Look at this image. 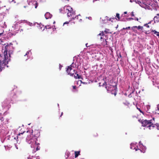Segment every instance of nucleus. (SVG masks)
<instances>
[{"label": "nucleus", "mask_w": 159, "mask_h": 159, "mask_svg": "<svg viewBox=\"0 0 159 159\" xmlns=\"http://www.w3.org/2000/svg\"><path fill=\"white\" fill-rule=\"evenodd\" d=\"M126 20H134V18H129L126 19Z\"/></svg>", "instance_id": "393cba45"}, {"label": "nucleus", "mask_w": 159, "mask_h": 159, "mask_svg": "<svg viewBox=\"0 0 159 159\" xmlns=\"http://www.w3.org/2000/svg\"><path fill=\"white\" fill-rule=\"evenodd\" d=\"M85 45H86V47H89V46H88V43H86V44H85Z\"/></svg>", "instance_id": "37998d69"}, {"label": "nucleus", "mask_w": 159, "mask_h": 159, "mask_svg": "<svg viewBox=\"0 0 159 159\" xmlns=\"http://www.w3.org/2000/svg\"><path fill=\"white\" fill-rule=\"evenodd\" d=\"M127 13V12L125 11L124 12V13L123 14H124L125 15V14H126Z\"/></svg>", "instance_id": "79ce46f5"}, {"label": "nucleus", "mask_w": 159, "mask_h": 159, "mask_svg": "<svg viewBox=\"0 0 159 159\" xmlns=\"http://www.w3.org/2000/svg\"><path fill=\"white\" fill-rule=\"evenodd\" d=\"M111 22H112V21H113V20H111Z\"/></svg>", "instance_id": "3c124183"}, {"label": "nucleus", "mask_w": 159, "mask_h": 159, "mask_svg": "<svg viewBox=\"0 0 159 159\" xmlns=\"http://www.w3.org/2000/svg\"><path fill=\"white\" fill-rule=\"evenodd\" d=\"M144 26H146V27H147V28H149V25H148V24H145V25H144Z\"/></svg>", "instance_id": "cd10ccee"}, {"label": "nucleus", "mask_w": 159, "mask_h": 159, "mask_svg": "<svg viewBox=\"0 0 159 159\" xmlns=\"http://www.w3.org/2000/svg\"><path fill=\"white\" fill-rule=\"evenodd\" d=\"M3 55L2 54H0V66H1V64H2V62L1 61V60H2V59H1V57H2ZM6 65H4L3 66V67H2L1 68V69H0V71H1L2 70V69L3 68H4L5 66Z\"/></svg>", "instance_id": "4468645a"}, {"label": "nucleus", "mask_w": 159, "mask_h": 159, "mask_svg": "<svg viewBox=\"0 0 159 159\" xmlns=\"http://www.w3.org/2000/svg\"><path fill=\"white\" fill-rule=\"evenodd\" d=\"M102 45L104 47H108L107 42L106 41V39L103 40L102 42L101 43Z\"/></svg>", "instance_id": "1a4fd4ad"}, {"label": "nucleus", "mask_w": 159, "mask_h": 159, "mask_svg": "<svg viewBox=\"0 0 159 159\" xmlns=\"http://www.w3.org/2000/svg\"><path fill=\"white\" fill-rule=\"evenodd\" d=\"M33 134L34 138V139H33L34 140V143L35 145H36V141L37 140V138L40 136V132L38 130H35L33 131Z\"/></svg>", "instance_id": "423d86ee"}, {"label": "nucleus", "mask_w": 159, "mask_h": 159, "mask_svg": "<svg viewBox=\"0 0 159 159\" xmlns=\"http://www.w3.org/2000/svg\"><path fill=\"white\" fill-rule=\"evenodd\" d=\"M28 159H32L31 158H30V157H28Z\"/></svg>", "instance_id": "09e8293b"}, {"label": "nucleus", "mask_w": 159, "mask_h": 159, "mask_svg": "<svg viewBox=\"0 0 159 159\" xmlns=\"http://www.w3.org/2000/svg\"><path fill=\"white\" fill-rule=\"evenodd\" d=\"M75 75H74V77L75 79H80L81 78V76L79 75L78 74H77L75 72Z\"/></svg>", "instance_id": "dca6fc26"}, {"label": "nucleus", "mask_w": 159, "mask_h": 159, "mask_svg": "<svg viewBox=\"0 0 159 159\" xmlns=\"http://www.w3.org/2000/svg\"><path fill=\"white\" fill-rule=\"evenodd\" d=\"M138 3L141 7H144L145 6V3L143 1H138Z\"/></svg>", "instance_id": "ddd939ff"}, {"label": "nucleus", "mask_w": 159, "mask_h": 159, "mask_svg": "<svg viewBox=\"0 0 159 159\" xmlns=\"http://www.w3.org/2000/svg\"><path fill=\"white\" fill-rule=\"evenodd\" d=\"M133 27H136V28H137L138 30L141 29L142 30L143 29V27L141 26H134Z\"/></svg>", "instance_id": "a211bd4d"}, {"label": "nucleus", "mask_w": 159, "mask_h": 159, "mask_svg": "<svg viewBox=\"0 0 159 159\" xmlns=\"http://www.w3.org/2000/svg\"><path fill=\"white\" fill-rule=\"evenodd\" d=\"M4 33V31H2L0 33V36H1Z\"/></svg>", "instance_id": "72a5a7b5"}, {"label": "nucleus", "mask_w": 159, "mask_h": 159, "mask_svg": "<svg viewBox=\"0 0 159 159\" xmlns=\"http://www.w3.org/2000/svg\"><path fill=\"white\" fill-rule=\"evenodd\" d=\"M33 132V130H30L27 131L26 132L24 131L23 133H19L17 134V139H18L19 138V139H21L22 138L20 137L21 134L22 135L24 134L25 136H27L26 139L27 140H31L32 141L33 139V138H34Z\"/></svg>", "instance_id": "f03ea898"}, {"label": "nucleus", "mask_w": 159, "mask_h": 159, "mask_svg": "<svg viewBox=\"0 0 159 159\" xmlns=\"http://www.w3.org/2000/svg\"><path fill=\"white\" fill-rule=\"evenodd\" d=\"M31 145H32V144H31ZM31 146L32 147H34V145L33 146V145H31Z\"/></svg>", "instance_id": "49530a36"}, {"label": "nucleus", "mask_w": 159, "mask_h": 159, "mask_svg": "<svg viewBox=\"0 0 159 159\" xmlns=\"http://www.w3.org/2000/svg\"><path fill=\"white\" fill-rule=\"evenodd\" d=\"M84 159V158H83V159Z\"/></svg>", "instance_id": "603ef678"}, {"label": "nucleus", "mask_w": 159, "mask_h": 159, "mask_svg": "<svg viewBox=\"0 0 159 159\" xmlns=\"http://www.w3.org/2000/svg\"><path fill=\"white\" fill-rule=\"evenodd\" d=\"M80 151H75V158L77 157L78 156L80 155Z\"/></svg>", "instance_id": "f3484780"}, {"label": "nucleus", "mask_w": 159, "mask_h": 159, "mask_svg": "<svg viewBox=\"0 0 159 159\" xmlns=\"http://www.w3.org/2000/svg\"><path fill=\"white\" fill-rule=\"evenodd\" d=\"M153 31L154 32V34H156L157 36H159V32H157L155 30H154Z\"/></svg>", "instance_id": "4be33fe9"}, {"label": "nucleus", "mask_w": 159, "mask_h": 159, "mask_svg": "<svg viewBox=\"0 0 159 159\" xmlns=\"http://www.w3.org/2000/svg\"><path fill=\"white\" fill-rule=\"evenodd\" d=\"M39 149V148L38 146H37L36 148V151H38Z\"/></svg>", "instance_id": "ea45409f"}, {"label": "nucleus", "mask_w": 159, "mask_h": 159, "mask_svg": "<svg viewBox=\"0 0 159 159\" xmlns=\"http://www.w3.org/2000/svg\"><path fill=\"white\" fill-rule=\"evenodd\" d=\"M130 29V26H129V27H127L125 28H123V30H125V29Z\"/></svg>", "instance_id": "a878e982"}, {"label": "nucleus", "mask_w": 159, "mask_h": 159, "mask_svg": "<svg viewBox=\"0 0 159 159\" xmlns=\"http://www.w3.org/2000/svg\"><path fill=\"white\" fill-rule=\"evenodd\" d=\"M0 120L2 121L4 120V119L3 117H0Z\"/></svg>", "instance_id": "bb28decb"}, {"label": "nucleus", "mask_w": 159, "mask_h": 159, "mask_svg": "<svg viewBox=\"0 0 159 159\" xmlns=\"http://www.w3.org/2000/svg\"><path fill=\"white\" fill-rule=\"evenodd\" d=\"M116 16L118 18V19H116V20H121V18L120 17V14L117 13L116 14Z\"/></svg>", "instance_id": "6ab92c4d"}, {"label": "nucleus", "mask_w": 159, "mask_h": 159, "mask_svg": "<svg viewBox=\"0 0 159 159\" xmlns=\"http://www.w3.org/2000/svg\"><path fill=\"white\" fill-rule=\"evenodd\" d=\"M134 20H135L139 21V19L137 17H135V18L134 19Z\"/></svg>", "instance_id": "7c9ffc66"}, {"label": "nucleus", "mask_w": 159, "mask_h": 159, "mask_svg": "<svg viewBox=\"0 0 159 159\" xmlns=\"http://www.w3.org/2000/svg\"><path fill=\"white\" fill-rule=\"evenodd\" d=\"M44 16L46 19L50 18L52 16V15L49 12L46 13Z\"/></svg>", "instance_id": "9d476101"}, {"label": "nucleus", "mask_w": 159, "mask_h": 159, "mask_svg": "<svg viewBox=\"0 0 159 159\" xmlns=\"http://www.w3.org/2000/svg\"><path fill=\"white\" fill-rule=\"evenodd\" d=\"M93 137L94 138H96L98 137V134L96 132H94L93 133Z\"/></svg>", "instance_id": "aec40b11"}, {"label": "nucleus", "mask_w": 159, "mask_h": 159, "mask_svg": "<svg viewBox=\"0 0 159 159\" xmlns=\"http://www.w3.org/2000/svg\"><path fill=\"white\" fill-rule=\"evenodd\" d=\"M45 28H46V29H51V26L50 25H48L45 26Z\"/></svg>", "instance_id": "b1692460"}, {"label": "nucleus", "mask_w": 159, "mask_h": 159, "mask_svg": "<svg viewBox=\"0 0 159 159\" xmlns=\"http://www.w3.org/2000/svg\"><path fill=\"white\" fill-rule=\"evenodd\" d=\"M157 117H153L150 120H142V126L147 127L149 129H153L156 126L158 130H159V123Z\"/></svg>", "instance_id": "f257e3e1"}, {"label": "nucleus", "mask_w": 159, "mask_h": 159, "mask_svg": "<svg viewBox=\"0 0 159 159\" xmlns=\"http://www.w3.org/2000/svg\"><path fill=\"white\" fill-rule=\"evenodd\" d=\"M27 7V6H24V8H26V7Z\"/></svg>", "instance_id": "de8ad7c7"}, {"label": "nucleus", "mask_w": 159, "mask_h": 159, "mask_svg": "<svg viewBox=\"0 0 159 159\" xmlns=\"http://www.w3.org/2000/svg\"><path fill=\"white\" fill-rule=\"evenodd\" d=\"M134 26H133L131 27V29L133 30V31H134L135 30H134V28H136V27H133Z\"/></svg>", "instance_id": "e433bc0d"}, {"label": "nucleus", "mask_w": 159, "mask_h": 159, "mask_svg": "<svg viewBox=\"0 0 159 159\" xmlns=\"http://www.w3.org/2000/svg\"><path fill=\"white\" fill-rule=\"evenodd\" d=\"M102 37H101V38H100V39H102Z\"/></svg>", "instance_id": "8fccbe9b"}, {"label": "nucleus", "mask_w": 159, "mask_h": 159, "mask_svg": "<svg viewBox=\"0 0 159 159\" xmlns=\"http://www.w3.org/2000/svg\"><path fill=\"white\" fill-rule=\"evenodd\" d=\"M157 110L159 111V104L157 105Z\"/></svg>", "instance_id": "58836bf2"}, {"label": "nucleus", "mask_w": 159, "mask_h": 159, "mask_svg": "<svg viewBox=\"0 0 159 159\" xmlns=\"http://www.w3.org/2000/svg\"><path fill=\"white\" fill-rule=\"evenodd\" d=\"M123 103L126 106L129 107V105L130 104L129 102L126 99H124L123 101Z\"/></svg>", "instance_id": "6e6552de"}, {"label": "nucleus", "mask_w": 159, "mask_h": 159, "mask_svg": "<svg viewBox=\"0 0 159 159\" xmlns=\"http://www.w3.org/2000/svg\"><path fill=\"white\" fill-rule=\"evenodd\" d=\"M14 1V0H9V1L10 2H12L13 1Z\"/></svg>", "instance_id": "a19ab883"}, {"label": "nucleus", "mask_w": 159, "mask_h": 159, "mask_svg": "<svg viewBox=\"0 0 159 159\" xmlns=\"http://www.w3.org/2000/svg\"><path fill=\"white\" fill-rule=\"evenodd\" d=\"M25 136H24V134H23V135H22L21 134V135H20V137H21L22 138L21 139H23L24 137H25Z\"/></svg>", "instance_id": "2f4dec72"}, {"label": "nucleus", "mask_w": 159, "mask_h": 159, "mask_svg": "<svg viewBox=\"0 0 159 159\" xmlns=\"http://www.w3.org/2000/svg\"><path fill=\"white\" fill-rule=\"evenodd\" d=\"M106 19L107 20H108L111 21V20H114L115 19H116L115 18H110L109 19H108V17L107 16L105 17Z\"/></svg>", "instance_id": "412c9836"}, {"label": "nucleus", "mask_w": 159, "mask_h": 159, "mask_svg": "<svg viewBox=\"0 0 159 159\" xmlns=\"http://www.w3.org/2000/svg\"><path fill=\"white\" fill-rule=\"evenodd\" d=\"M30 4L31 5L32 4L33 6L32 8L34 7L35 8H36L38 5V3L36 1H34L33 2H31Z\"/></svg>", "instance_id": "0eeeda50"}, {"label": "nucleus", "mask_w": 159, "mask_h": 159, "mask_svg": "<svg viewBox=\"0 0 159 159\" xmlns=\"http://www.w3.org/2000/svg\"><path fill=\"white\" fill-rule=\"evenodd\" d=\"M28 53H29V52H27L25 54V55H27Z\"/></svg>", "instance_id": "a18cd8bd"}, {"label": "nucleus", "mask_w": 159, "mask_h": 159, "mask_svg": "<svg viewBox=\"0 0 159 159\" xmlns=\"http://www.w3.org/2000/svg\"><path fill=\"white\" fill-rule=\"evenodd\" d=\"M103 33H104L103 32H102L101 33H100L99 34H98V35H102V36H103L104 35Z\"/></svg>", "instance_id": "c85d7f7f"}, {"label": "nucleus", "mask_w": 159, "mask_h": 159, "mask_svg": "<svg viewBox=\"0 0 159 159\" xmlns=\"http://www.w3.org/2000/svg\"><path fill=\"white\" fill-rule=\"evenodd\" d=\"M131 15L132 16H134V12H131Z\"/></svg>", "instance_id": "c756f323"}, {"label": "nucleus", "mask_w": 159, "mask_h": 159, "mask_svg": "<svg viewBox=\"0 0 159 159\" xmlns=\"http://www.w3.org/2000/svg\"><path fill=\"white\" fill-rule=\"evenodd\" d=\"M107 85V83H106V82H104V83L102 84V86Z\"/></svg>", "instance_id": "473e14b6"}, {"label": "nucleus", "mask_w": 159, "mask_h": 159, "mask_svg": "<svg viewBox=\"0 0 159 159\" xmlns=\"http://www.w3.org/2000/svg\"><path fill=\"white\" fill-rule=\"evenodd\" d=\"M137 109L139 110L141 113H143V112L141 110L140 108H137Z\"/></svg>", "instance_id": "f704fd0d"}, {"label": "nucleus", "mask_w": 159, "mask_h": 159, "mask_svg": "<svg viewBox=\"0 0 159 159\" xmlns=\"http://www.w3.org/2000/svg\"><path fill=\"white\" fill-rule=\"evenodd\" d=\"M154 20L155 22H159V13L157 14V16H155L154 18Z\"/></svg>", "instance_id": "9b49d317"}, {"label": "nucleus", "mask_w": 159, "mask_h": 159, "mask_svg": "<svg viewBox=\"0 0 159 159\" xmlns=\"http://www.w3.org/2000/svg\"><path fill=\"white\" fill-rule=\"evenodd\" d=\"M74 19H77L79 22H80L82 21V16L80 15L77 16H75Z\"/></svg>", "instance_id": "f8f14e48"}, {"label": "nucleus", "mask_w": 159, "mask_h": 159, "mask_svg": "<svg viewBox=\"0 0 159 159\" xmlns=\"http://www.w3.org/2000/svg\"><path fill=\"white\" fill-rule=\"evenodd\" d=\"M73 88L74 89H76V86H72Z\"/></svg>", "instance_id": "c9c22d12"}, {"label": "nucleus", "mask_w": 159, "mask_h": 159, "mask_svg": "<svg viewBox=\"0 0 159 159\" xmlns=\"http://www.w3.org/2000/svg\"><path fill=\"white\" fill-rule=\"evenodd\" d=\"M72 64H73L70 66H68L66 70L68 74L71 76H73L74 73H75V70L74 69V66L72 65Z\"/></svg>", "instance_id": "39448f33"}, {"label": "nucleus", "mask_w": 159, "mask_h": 159, "mask_svg": "<svg viewBox=\"0 0 159 159\" xmlns=\"http://www.w3.org/2000/svg\"><path fill=\"white\" fill-rule=\"evenodd\" d=\"M69 23V22L68 21H66L65 22H64L63 24V25H64L65 24H68Z\"/></svg>", "instance_id": "4c0bfd02"}, {"label": "nucleus", "mask_w": 159, "mask_h": 159, "mask_svg": "<svg viewBox=\"0 0 159 159\" xmlns=\"http://www.w3.org/2000/svg\"><path fill=\"white\" fill-rule=\"evenodd\" d=\"M63 114V112H62L61 113V116H60V117H61V116Z\"/></svg>", "instance_id": "c03bdc74"}, {"label": "nucleus", "mask_w": 159, "mask_h": 159, "mask_svg": "<svg viewBox=\"0 0 159 159\" xmlns=\"http://www.w3.org/2000/svg\"><path fill=\"white\" fill-rule=\"evenodd\" d=\"M125 15L124 14H122L120 16L121 20L120 21H126L127 18H125Z\"/></svg>", "instance_id": "2eb2a0df"}, {"label": "nucleus", "mask_w": 159, "mask_h": 159, "mask_svg": "<svg viewBox=\"0 0 159 159\" xmlns=\"http://www.w3.org/2000/svg\"><path fill=\"white\" fill-rule=\"evenodd\" d=\"M134 149L136 151L138 150L139 151V152H142V151L140 149H139L138 147H135L134 148Z\"/></svg>", "instance_id": "5701e85b"}, {"label": "nucleus", "mask_w": 159, "mask_h": 159, "mask_svg": "<svg viewBox=\"0 0 159 159\" xmlns=\"http://www.w3.org/2000/svg\"><path fill=\"white\" fill-rule=\"evenodd\" d=\"M107 91L111 92L112 94L116 96L117 93V86H113L111 85H108L105 87Z\"/></svg>", "instance_id": "20e7f679"}, {"label": "nucleus", "mask_w": 159, "mask_h": 159, "mask_svg": "<svg viewBox=\"0 0 159 159\" xmlns=\"http://www.w3.org/2000/svg\"><path fill=\"white\" fill-rule=\"evenodd\" d=\"M64 9L65 12L67 13L68 17L70 18V19H74L75 16V13L72 8L69 6H65Z\"/></svg>", "instance_id": "7ed1b4c3"}]
</instances>
